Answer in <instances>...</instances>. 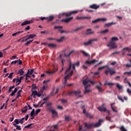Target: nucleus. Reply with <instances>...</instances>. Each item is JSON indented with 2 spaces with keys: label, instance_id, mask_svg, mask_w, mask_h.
Segmentation results:
<instances>
[{
  "label": "nucleus",
  "instance_id": "nucleus-1",
  "mask_svg": "<svg viewBox=\"0 0 131 131\" xmlns=\"http://www.w3.org/2000/svg\"><path fill=\"white\" fill-rule=\"evenodd\" d=\"M90 83H91V84H95L97 83V81L94 82L91 79H89V78L85 79L83 80V84L84 85L85 88V91L84 92V95H85V94H89V93L92 92V90L90 89V88H91V84Z\"/></svg>",
  "mask_w": 131,
  "mask_h": 131
},
{
  "label": "nucleus",
  "instance_id": "nucleus-2",
  "mask_svg": "<svg viewBox=\"0 0 131 131\" xmlns=\"http://www.w3.org/2000/svg\"><path fill=\"white\" fill-rule=\"evenodd\" d=\"M49 82H50V80H44L43 82V84L42 86V90L39 93L36 90L33 91L31 97H32V96H33V98H35V96H37L38 98H39V97H41V96H42L43 91L46 90V88H48V83Z\"/></svg>",
  "mask_w": 131,
  "mask_h": 131
},
{
  "label": "nucleus",
  "instance_id": "nucleus-3",
  "mask_svg": "<svg viewBox=\"0 0 131 131\" xmlns=\"http://www.w3.org/2000/svg\"><path fill=\"white\" fill-rule=\"evenodd\" d=\"M102 124V120L100 119L98 122L94 124L93 123L91 124H88V123H84L85 127H86V129H91L92 127H99Z\"/></svg>",
  "mask_w": 131,
  "mask_h": 131
},
{
  "label": "nucleus",
  "instance_id": "nucleus-4",
  "mask_svg": "<svg viewBox=\"0 0 131 131\" xmlns=\"http://www.w3.org/2000/svg\"><path fill=\"white\" fill-rule=\"evenodd\" d=\"M49 99H50V97L49 96L44 98L43 99V101H44L40 105V107H42L43 104H45L46 105V108L48 111H50V101H49Z\"/></svg>",
  "mask_w": 131,
  "mask_h": 131
},
{
  "label": "nucleus",
  "instance_id": "nucleus-5",
  "mask_svg": "<svg viewBox=\"0 0 131 131\" xmlns=\"http://www.w3.org/2000/svg\"><path fill=\"white\" fill-rule=\"evenodd\" d=\"M78 13V11H73L69 12L68 13L63 12L62 13L59 14L58 16V18H59V19H61L62 16H66V17H70L71 15L73 14H77Z\"/></svg>",
  "mask_w": 131,
  "mask_h": 131
},
{
  "label": "nucleus",
  "instance_id": "nucleus-6",
  "mask_svg": "<svg viewBox=\"0 0 131 131\" xmlns=\"http://www.w3.org/2000/svg\"><path fill=\"white\" fill-rule=\"evenodd\" d=\"M104 73L106 74V75H108V74L110 73V75L112 76V75L116 74V71L115 70H114V69L108 67L106 70H105Z\"/></svg>",
  "mask_w": 131,
  "mask_h": 131
},
{
  "label": "nucleus",
  "instance_id": "nucleus-7",
  "mask_svg": "<svg viewBox=\"0 0 131 131\" xmlns=\"http://www.w3.org/2000/svg\"><path fill=\"white\" fill-rule=\"evenodd\" d=\"M94 41H98V39L97 38H95V39H90L87 42H81L80 43V46H84V47H88V46H90L94 42Z\"/></svg>",
  "mask_w": 131,
  "mask_h": 131
},
{
  "label": "nucleus",
  "instance_id": "nucleus-8",
  "mask_svg": "<svg viewBox=\"0 0 131 131\" xmlns=\"http://www.w3.org/2000/svg\"><path fill=\"white\" fill-rule=\"evenodd\" d=\"M73 74V70H72L66 76L64 77V81L63 82V88H65V86H66V85L67 84V80H68V79L70 78V77L72 76Z\"/></svg>",
  "mask_w": 131,
  "mask_h": 131
},
{
  "label": "nucleus",
  "instance_id": "nucleus-9",
  "mask_svg": "<svg viewBox=\"0 0 131 131\" xmlns=\"http://www.w3.org/2000/svg\"><path fill=\"white\" fill-rule=\"evenodd\" d=\"M73 53H74V50H73L71 51L69 54H64V55L63 56L62 54L60 55L59 58L60 60H61V63L62 64V66H64V62H65V59H63L62 58H64V57H69L71 55V54H73Z\"/></svg>",
  "mask_w": 131,
  "mask_h": 131
},
{
  "label": "nucleus",
  "instance_id": "nucleus-10",
  "mask_svg": "<svg viewBox=\"0 0 131 131\" xmlns=\"http://www.w3.org/2000/svg\"><path fill=\"white\" fill-rule=\"evenodd\" d=\"M107 47H108V48H110V49H116V48H117V45H116V43H115V42H113L110 40L108 42Z\"/></svg>",
  "mask_w": 131,
  "mask_h": 131
},
{
  "label": "nucleus",
  "instance_id": "nucleus-11",
  "mask_svg": "<svg viewBox=\"0 0 131 131\" xmlns=\"http://www.w3.org/2000/svg\"><path fill=\"white\" fill-rule=\"evenodd\" d=\"M24 120H25V118H22L21 119H16L14 120V123H16V124H19V123H20L21 124H23L24 123Z\"/></svg>",
  "mask_w": 131,
  "mask_h": 131
},
{
  "label": "nucleus",
  "instance_id": "nucleus-12",
  "mask_svg": "<svg viewBox=\"0 0 131 131\" xmlns=\"http://www.w3.org/2000/svg\"><path fill=\"white\" fill-rule=\"evenodd\" d=\"M50 112H51L52 114V116L53 118H55V117H58V113L55 110H53L50 107Z\"/></svg>",
  "mask_w": 131,
  "mask_h": 131
},
{
  "label": "nucleus",
  "instance_id": "nucleus-13",
  "mask_svg": "<svg viewBox=\"0 0 131 131\" xmlns=\"http://www.w3.org/2000/svg\"><path fill=\"white\" fill-rule=\"evenodd\" d=\"M98 109L101 112H106L107 111V109L105 107V103H103L101 106H99L98 107Z\"/></svg>",
  "mask_w": 131,
  "mask_h": 131
},
{
  "label": "nucleus",
  "instance_id": "nucleus-14",
  "mask_svg": "<svg viewBox=\"0 0 131 131\" xmlns=\"http://www.w3.org/2000/svg\"><path fill=\"white\" fill-rule=\"evenodd\" d=\"M81 93L80 91H72L71 92H69L67 93V95L68 96H70L71 95H73L74 94L76 95V96H77V95H80Z\"/></svg>",
  "mask_w": 131,
  "mask_h": 131
},
{
  "label": "nucleus",
  "instance_id": "nucleus-15",
  "mask_svg": "<svg viewBox=\"0 0 131 131\" xmlns=\"http://www.w3.org/2000/svg\"><path fill=\"white\" fill-rule=\"evenodd\" d=\"M36 36V35L35 34H30V35H27L26 36V38L25 39V41H27L29 39H32V38H34Z\"/></svg>",
  "mask_w": 131,
  "mask_h": 131
},
{
  "label": "nucleus",
  "instance_id": "nucleus-16",
  "mask_svg": "<svg viewBox=\"0 0 131 131\" xmlns=\"http://www.w3.org/2000/svg\"><path fill=\"white\" fill-rule=\"evenodd\" d=\"M96 62H99V60H97L96 59H93L91 60V61L89 60H86L85 62V64H88V65H91L92 64H95Z\"/></svg>",
  "mask_w": 131,
  "mask_h": 131
},
{
  "label": "nucleus",
  "instance_id": "nucleus-17",
  "mask_svg": "<svg viewBox=\"0 0 131 131\" xmlns=\"http://www.w3.org/2000/svg\"><path fill=\"white\" fill-rule=\"evenodd\" d=\"M100 21H107L106 18H98L92 21V23L94 24H96V23H98V22H100Z\"/></svg>",
  "mask_w": 131,
  "mask_h": 131
},
{
  "label": "nucleus",
  "instance_id": "nucleus-18",
  "mask_svg": "<svg viewBox=\"0 0 131 131\" xmlns=\"http://www.w3.org/2000/svg\"><path fill=\"white\" fill-rule=\"evenodd\" d=\"M73 19V17H69L68 18L61 19L60 20V22H64L65 23H69V22H70V21H71V20H72Z\"/></svg>",
  "mask_w": 131,
  "mask_h": 131
},
{
  "label": "nucleus",
  "instance_id": "nucleus-19",
  "mask_svg": "<svg viewBox=\"0 0 131 131\" xmlns=\"http://www.w3.org/2000/svg\"><path fill=\"white\" fill-rule=\"evenodd\" d=\"M90 8H91V9H94V10H97V9H99V8H100V5L93 4L92 5H91L90 6Z\"/></svg>",
  "mask_w": 131,
  "mask_h": 131
},
{
  "label": "nucleus",
  "instance_id": "nucleus-20",
  "mask_svg": "<svg viewBox=\"0 0 131 131\" xmlns=\"http://www.w3.org/2000/svg\"><path fill=\"white\" fill-rule=\"evenodd\" d=\"M99 85H97L96 86V88H97V90L99 91V92H103V90H102V87H101V85H102V83L101 82H99Z\"/></svg>",
  "mask_w": 131,
  "mask_h": 131
},
{
  "label": "nucleus",
  "instance_id": "nucleus-21",
  "mask_svg": "<svg viewBox=\"0 0 131 131\" xmlns=\"http://www.w3.org/2000/svg\"><path fill=\"white\" fill-rule=\"evenodd\" d=\"M72 68V63H71V61H70L69 63V67L68 68L65 72V74H67L68 72H69L71 70V69Z\"/></svg>",
  "mask_w": 131,
  "mask_h": 131
},
{
  "label": "nucleus",
  "instance_id": "nucleus-22",
  "mask_svg": "<svg viewBox=\"0 0 131 131\" xmlns=\"http://www.w3.org/2000/svg\"><path fill=\"white\" fill-rule=\"evenodd\" d=\"M58 48V45L57 44L51 43H50V49H56Z\"/></svg>",
  "mask_w": 131,
  "mask_h": 131
},
{
  "label": "nucleus",
  "instance_id": "nucleus-23",
  "mask_svg": "<svg viewBox=\"0 0 131 131\" xmlns=\"http://www.w3.org/2000/svg\"><path fill=\"white\" fill-rule=\"evenodd\" d=\"M31 22H32V21L25 20V21H24L23 23L21 24V26H24L25 25L30 24V23H31Z\"/></svg>",
  "mask_w": 131,
  "mask_h": 131
},
{
  "label": "nucleus",
  "instance_id": "nucleus-24",
  "mask_svg": "<svg viewBox=\"0 0 131 131\" xmlns=\"http://www.w3.org/2000/svg\"><path fill=\"white\" fill-rule=\"evenodd\" d=\"M34 127V124L33 123L29 124L26 126H25V128H33Z\"/></svg>",
  "mask_w": 131,
  "mask_h": 131
},
{
  "label": "nucleus",
  "instance_id": "nucleus-25",
  "mask_svg": "<svg viewBox=\"0 0 131 131\" xmlns=\"http://www.w3.org/2000/svg\"><path fill=\"white\" fill-rule=\"evenodd\" d=\"M84 26H81L80 27L77 28L76 29L73 30V31H71V33H73V32H76L78 31L79 30H80V29H82V28H83Z\"/></svg>",
  "mask_w": 131,
  "mask_h": 131
},
{
  "label": "nucleus",
  "instance_id": "nucleus-26",
  "mask_svg": "<svg viewBox=\"0 0 131 131\" xmlns=\"http://www.w3.org/2000/svg\"><path fill=\"white\" fill-rule=\"evenodd\" d=\"M86 34H94L95 33L94 31H92V29H88L86 30Z\"/></svg>",
  "mask_w": 131,
  "mask_h": 131
},
{
  "label": "nucleus",
  "instance_id": "nucleus-27",
  "mask_svg": "<svg viewBox=\"0 0 131 131\" xmlns=\"http://www.w3.org/2000/svg\"><path fill=\"white\" fill-rule=\"evenodd\" d=\"M17 124H16V123L13 124L14 127H16V129L17 130H21V126L17 125Z\"/></svg>",
  "mask_w": 131,
  "mask_h": 131
},
{
  "label": "nucleus",
  "instance_id": "nucleus-28",
  "mask_svg": "<svg viewBox=\"0 0 131 131\" xmlns=\"http://www.w3.org/2000/svg\"><path fill=\"white\" fill-rule=\"evenodd\" d=\"M16 74H19L20 76H21V75H23V74H24V71H23V69H20L18 70V72L17 73H16Z\"/></svg>",
  "mask_w": 131,
  "mask_h": 131
},
{
  "label": "nucleus",
  "instance_id": "nucleus-29",
  "mask_svg": "<svg viewBox=\"0 0 131 131\" xmlns=\"http://www.w3.org/2000/svg\"><path fill=\"white\" fill-rule=\"evenodd\" d=\"M115 24H116L115 23H110L105 24V26H106V27H110V26H112V25H115Z\"/></svg>",
  "mask_w": 131,
  "mask_h": 131
},
{
  "label": "nucleus",
  "instance_id": "nucleus-30",
  "mask_svg": "<svg viewBox=\"0 0 131 131\" xmlns=\"http://www.w3.org/2000/svg\"><path fill=\"white\" fill-rule=\"evenodd\" d=\"M79 64H80L79 61H78L73 64V69H74V70H75V66H76L77 67H78L79 66Z\"/></svg>",
  "mask_w": 131,
  "mask_h": 131
},
{
  "label": "nucleus",
  "instance_id": "nucleus-31",
  "mask_svg": "<svg viewBox=\"0 0 131 131\" xmlns=\"http://www.w3.org/2000/svg\"><path fill=\"white\" fill-rule=\"evenodd\" d=\"M64 39H65V37L62 36L60 37V39H57L56 41H57V42H63V41H64Z\"/></svg>",
  "mask_w": 131,
  "mask_h": 131
},
{
  "label": "nucleus",
  "instance_id": "nucleus-32",
  "mask_svg": "<svg viewBox=\"0 0 131 131\" xmlns=\"http://www.w3.org/2000/svg\"><path fill=\"white\" fill-rule=\"evenodd\" d=\"M118 40H119L118 38H117V37H113L111 39V41H113V42H115V41H117Z\"/></svg>",
  "mask_w": 131,
  "mask_h": 131
},
{
  "label": "nucleus",
  "instance_id": "nucleus-33",
  "mask_svg": "<svg viewBox=\"0 0 131 131\" xmlns=\"http://www.w3.org/2000/svg\"><path fill=\"white\" fill-rule=\"evenodd\" d=\"M27 110H28V106H26L23 108V109L21 110V112L23 113H26Z\"/></svg>",
  "mask_w": 131,
  "mask_h": 131
},
{
  "label": "nucleus",
  "instance_id": "nucleus-34",
  "mask_svg": "<svg viewBox=\"0 0 131 131\" xmlns=\"http://www.w3.org/2000/svg\"><path fill=\"white\" fill-rule=\"evenodd\" d=\"M17 91H18V89L15 88L14 90L13 91H12V92L10 95V96H11V97H13V96H14L15 95V94H16V93H17Z\"/></svg>",
  "mask_w": 131,
  "mask_h": 131
},
{
  "label": "nucleus",
  "instance_id": "nucleus-35",
  "mask_svg": "<svg viewBox=\"0 0 131 131\" xmlns=\"http://www.w3.org/2000/svg\"><path fill=\"white\" fill-rule=\"evenodd\" d=\"M23 32H24V31H18V32H16L15 33H14L13 34H12V36H16V35H17V34H19L20 33H23Z\"/></svg>",
  "mask_w": 131,
  "mask_h": 131
},
{
  "label": "nucleus",
  "instance_id": "nucleus-36",
  "mask_svg": "<svg viewBox=\"0 0 131 131\" xmlns=\"http://www.w3.org/2000/svg\"><path fill=\"white\" fill-rule=\"evenodd\" d=\"M108 32H109V30L108 29H105V30L103 31H101L100 32V33L101 34H106V33H108Z\"/></svg>",
  "mask_w": 131,
  "mask_h": 131
},
{
  "label": "nucleus",
  "instance_id": "nucleus-37",
  "mask_svg": "<svg viewBox=\"0 0 131 131\" xmlns=\"http://www.w3.org/2000/svg\"><path fill=\"white\" fill-rule=\"evenodd\" d=\"M114 104V103H112L111 104V107L112 108V110H113V111L114 112H115V113H117V112H118V111H117V110H115V108H114V107H113V105Z\"/></svg>",
  "mask_w": 131,
  "mask_h": 131
},
{
  "label": "nucleus",
  "instance_id": "nucleus-38",
  "mask_svg": "<svg viewBox=\"0 0 131 131\" xmlns=\"http://www.w3.org/2000/svg\"><path fill=\"white\" fill-rule=\"evenodd\" d=\"M86 116L87 117H89V118H90L91 119H93V117H94V116L91 115V114L89 113H86Z\"/></svg>",
  "mask_w": 131,
  "mask_h": 131
},
{
  "label": "nucleus",
  "instance_id": "nucleus-39",
  "mask_svg": "<svg viewBox=\"0 0 131 131\" xmlns=\"http://www.w3.org/2000/svg\"><path fill=\"white\" fill-rule=\"evenodd\" d=\"M58 31H60V33H71V31H66L65 30H59Z\"/></svg>",
  "mask_w": 131,
  "mask_h": 131
},
{
  "label": "nucleus",
  "instance_id": "nucleus-40",
  "mask_svg": "<svg viewBox=\"0 0 131 131\" xmlns=\"http://www.w3.org/2000/svg\"><path fill=\"white\" fill-rule=\"evenodd\" d=\"M116 87L117 89H118V90H122V88H123V86L121 85H120L119 83L116 84Z\"/></svg>",
  "mask_w": 131,
  "mask_h": 131
},
{
  "label": "nucleus",
  "instance_id": "nucleus-41",
  "mask_svg": "<svg viewBox=\"0 0 131 131\" xmlns=\"http://www.w3.org/2000/svg\"><path fill=\"white\" fill-rule=\"evenodd\" d=\"M40 19L42 21H43V20H48V21H50V18L49 17H40Z\"/></svg>",
  "mask_w": 131,
  "mask_h": 131
},
{
  "label": "nucleus",
  "instance_id": "nucleus-42",
  "mask_svg": "<svg viewBox=\"0 0 131 131\" xmlns=\"http://www.w3.org/2000/svg\"><path fill=\"white\" fill-rule=\"evenodd\" d=\"M59 101H61L62 104H66L68 102L66 99H59Z\"/></svg>",
  "mask_w": 131,
  "mask_h": 131
},
{
  "label": "nucleus",
  "instance_id": "nucleus-43",
  "mask_svg": "<svg viewBox=\"0 0 131 131\" xmlns=\"http://www.w3.org/2000/svg\"><path fill=\"white\" fill-rule=\"evenodd\" d=\"M80 53H82V54H83V55H85V57L89 56V54L86 53V52H85V51L80 50Z\"/></svg>",
  "mask_w": 131,
  "mask_h": 131
},
{
  "label": "nucleus",
  "instance_id": "nucleus-44",
  "mask_svg": "<svg viewBox=\"0 0 131 131\" xmlns=\"http://www.w3.org/2000/svg\"><path fill=\"white\" fill-rule=\"evenodd\" d=\"M64 120H66V121H70V120H71V118H70L69 116H66Z\"/></svg>",
  "mask_w": 131,
  "mask_h": 131
},
{
  "label": "nucleus",
  "instance_id": "nucleus-45",
  "mask_svg": "<svg viewBox=\"0 0 131 131\" xmlns=\"http://www.w3.org/2000/svg\"><path fill=\"white\" fill-rule=\"evenodd\" d=\"M104 85H114V84L113 83L108 82H106L105 83H104Z\"/></svg>",
  "mask_w": 131,
  "mask_h": 131
},
{
  "label": "nucleus",
  "instance_id": "nucleus-46",
  "mask_svg": "<svg viewBox=\"0 0 131 131\" xmlns=\"http://www.w3.org/2000/svg\"><path fill=\"white\" fill-rule=\"evenodd\" d=\"M32 41H33V40H30L27 41L25 43V46H28V45H29L30 43H31V42H32Z\"/></svg>",
  "mask_w": 131,
  "mask_h": 131
},
{
  "label": "nucleus",
  "instance_id": "nucleus-47",
  "mask_svg": "<svg viewBox=\"0 0 131 131\" xmlns=\"http://www.w3.org/2000/svg\"><path fill=\"white\" fill-rule=\"evenodd\" d=\"M24 38H26V36L20 38L21 42H24V41H26Z\"/></svg>",
  "mask_w": 131,
  "mask_h": 131
},
{
  "label": "nucleus",
  "instance_id": "nucleus-48",
  "mask_svg": "<svg viewBox=\"0 0 131 131\" xmlns=\"http://www.w3.org/2000/svg\"><path fill=\"white\" fill-rule=\"evenodd\" d=\"M29 70H28L27 74L25 75L26 77H28V78H30L31 77L30 76H29Z\"/></svg>",
  "mask_w": 131,
  "mask_h": 131
},
{
  "label": "nucleus",
  "instance_id": "nucleus-49",
  "mask_svg": "<svg viewBox=\"0 0 131 131\" xmlns=\"http://www.w3.org/2000/svg\"><path fill=\"white\" fill-rule=\"evenodd\" d=\"M55 29H63V26H55Z\"/></svg>",
  "mask_w": 131,
  "mask_h": 131
},
{
  "label": "nucleus",
  "instance_id": "nucleus-50",
  "mask_svg": "<svg viewBox=\"0 0 131 131\" xmlns=\"http://www.w3.org/2000/svg\"><path fill=\"white\" fill-rule=\"evenodd\" d=\"M22 92V90H19L17 92V97H20L21 96V93Z\"/></svg>",
  "mask_w": 131,
  "mask_h": 131
},
{
  "label": "nucleus",
  "instance_id": "nucleus-51",
  "mask_svg": "<svg viewBox=\"0 0 131 131\" xmlns=\"http://www.w3.org/2000/svg\"><path fill=\"white\" fill-rule=\"evenodd\" d=\"M41 45H44V46H47L48 48H50V43L48 42H42Z\"/></svg>",
  "mask_w": 131,
  "mask_h": 131
},
{
  "label": "nucleus",
  "instance_id": "nucleus-52",
  "mask_svg": "<svg viewBox=\"0 0 131 131\" xmlns=\"http://www.w3.org/2000/svg\"><path fill=\"white\" fill-rule=\"evenodd\" d=\"M118 99H119V100H120V101H121V102H124L123 98L121 96H118Z\"/></svg>",
  "mask_w": 131,
  "mask_h": 131
},
{
  "label": "nucleus",
  "instance_id": "nucleus-53",
  "mask_svg": "<svg viewBox=\"0 0 131 131\" xmlns=\"http://www.w3.org/2000/svg\"><path fill=\"white\" fill-rule=\"evenodd\" d=\"M14 74V73H11L10 74H9V76H8V78H10V79H12L13 78V75Z\"/></svg>",
  "mask_w": 131,
  "mask_h": 131
},
{
  "label": "nucleus",
  "instance_id": "nucleus-54",
  "mask_svg": "<svg viewBox=\"0 0 131 131\" xmlns=\"http://www.w3.org/2000/svg\"><path fill=\"white\" fill-rule=\"evenodd\" d=\"M17 79H16V83H18V82L19 83H21V81L20 80V79H19V77L17 76Z\"/></svg>",
  "mask_w": 131,
  "mask_h": 131
},
{
  "label": "nucleus",
  "instance_id": "nucleus-55",
  "mask_svg": "<svg viewBox=\"0 0 131 131\" xmlns=\"http://www.w3.org/2000/svg\"><path fill=\"white\" fill-rule=\"evenodd\" d=\"M126 50L127 51H128V52L129 53V52H130V49H129V48H128V47H126L123 49V51H124Z\"/></svg>",
  "mask_w": 131,
  "mask_h": 131
},
{
  "label": "nucleus",
  "instance_id": "nucleus-56",
  "mask_svg": "<svg viewBox=\"0 0 131 131\" xmlns=\"http://www.w3.org/2000/svg\"><path fill=\"white\" fill-rule=\"evenodd\" d=\"M33 71H34V70H31L30 71L29 70V75H32V74H33Z\"/></svg>",
  "mask_w": 131,
  "mask_h": 131
},
{
  "label": "nucleus",
  "instance_id": "nucleus-57",
  "mask_svg": "<svg viewBox=\"0 0 131 131\" xmlns=\"http://www.w3.org/2000/svg\"><path fill=\"white\" fill-rule=\"evenodd\" d=\"M105 67H107V66L100 67L98 68V70H102V69H104V68H105Z\"/></svg>",
  "mask_w": 131,
  "mask_h": 131
},
{
  "label": "nucleus",
  "instance_id": "nucleus-58",
  "mask_svg": "<svg viewBox=\"0 0 131 131\" xmlns=\"http://www.w3.org/2000/svg\"><path fill=\"white\" fill-rule=\"evenodd\" d=\"M76 19H77V20L82 19H84V17L77 16V17H76Z\"/></svg>",
  "mask_w": 131,
  "mask_h": 131
},
{
  "label": "nucleus",
  "instance_id": "nucleus-59",
  "mask_svg": "<svg viewBox=\"0 0 131 131\" xmlns=\"http://www.w3.org/2000/svg\"><path fill=\"white\" fill-rule=\"evenodd\" d=\"M29 29H30V26H28L27 27H26L25 29V30H26V31L29 30Z\"/></svg>",
  "mask_w": 131,
  "mask_h": 131
},
{
  "label": "nucleus",
  "instance_id": "nucleus-60",
  "mask_svg": "<svg viewBox=\"0 0 131 131\" xmlns=\"http://www.w3.org/2000/svg\"><path fill=\"white\" fill-rule=\"evenodd\" d=\"M32 88L33 90H35V89H36V85H35V84H33Z\"/></svg>",
  "mask_w": 131,
  "mask_h": 131
},
{
  "label": "nucleus",
  "instance_id": "nucleus-61",
  "mask_svg": "<svg viewBox=\"0 0 131 131\" xmlns=\"http://www.w3.org/2000/svg\"><path fill=\"white\" fill-rule=\"evenodd\" d=\"M54 19V15H50V21H52Z\"/></svg>",
  "mask_w": 131,
  "mask_h": 131
},
{
  "label": "nucleus",
  "instance_id": "nucleus-62",
  "mask_svg": "<svg viewBox=\"0 0 131 131\" xmlns=\"http://www.w3.org/2000/svg\"><path fill=\"white\" fill-rule=\"evenodd\" d=\"M124 74H128L129 75H130L131 74V71L130 72H125Z\"/></svg>",
  "mask_w": 131,
  "mask_h": 131
},
{
  "label": "nucleus",
  "instance_id": "nucleus-63",
  "mask_svg": "<svg viewBox=\"0 0 131 131\" xmlns=\"http://www.w3.org/2000/svg\"><path fill=\"white\" fill-rule=\"evenodd\" d=\"M40 112V109H37L36 111V114H38Z\"/></svg>",
  "mask_w": 131,
  "mask_h": 131
},
{
  "label": "nucleus",
  "instance_id": "nucleus-64",
  "mask_svg": "<svg viewBox=\"0 0 131 131\" xmlns=\"http://www.w3.org/2000/svg\"><path fill=\"white\" fill-rule=\"evenodd\" d=\"M126 67L127 68H129V67H131V64H126Z\"/></svg>",
  "mask_w": 131,
  "mask_h": 131
}]
</instances>
